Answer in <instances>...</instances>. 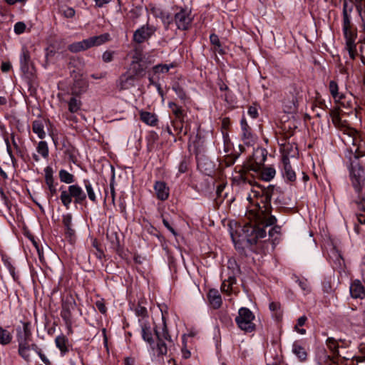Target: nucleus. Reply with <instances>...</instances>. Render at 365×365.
<instances>
[{"label":"nucleus","mask_w":365,"mask_h":365,"mask_svg":"<svg viewBox=\"0 0 365 365\" xmlns=\"http://www.w3.org/2000/svg\"><path fill=\"white\" fill-rule=\"evenodd\" d=\"M279 192V189L274 187L264 191L261 195L262 206L259 210L264 215L262 227L246 225L236 230L235 234L231 233L232 241L236 250L242 255H247V251H252V246L257 242L258 239L264 238L267 235L265 228L274 225L277 219L271 215V199Z\"/></svg>","instance_id":"1"},{"label":"nucleus","mask_w":365,"mask_h":365,"mask_svg":"<svg viewBox=\"0 0 365 365\" xmlns=\"http://www.w3.org/2000/svg\"><path fill=\"white\" fill-rule=\"evenodd\" d=\"M141 327V335L143 339L150 346L154 344L153 331L158 339L156 351L158 355L168 356L171 357L176 351L174 342L170 336L166 324L163 323L162 332H159L153 328L150 323L143 319H139Z\"/></svg>","instance_id":"2"},{"label":"nucleus","mask_w":365,"mask_h":365,"mask_svg":"<svg viewBox=\"0 0 365 365\" xmlns=\"http://www.w3.org/2000/svg\"><path fill=\"white\" fill-rule=\"evenodd\" d=\"M16 340L18 342V354L26 362L31 361V351H35L46 365H51L50 360L43 354L41 349L32 341L31 331L27 324H24L22 329L17 330Z\"/></svg>","instance_id":"3"},{"label":"nucleus","mask_w":365,"mask_h":365,"mask_svg":"<svg viewBox=\"0 0 365 365\" xmlns=\"http://www.w3.org/2000/svg\"><path fill=\"white\" fill-rule=\"evenodd\" d=\"M352 11V8L348 9V4L346 2L344 3L343 8V24L342 31L343 34L346 40V48L349 51L351 58H355L356 53V43L357 33L356 29H354L351 23L350 14Z\"/></svg>","instance_id":"4"},{"label":"nucleus","mask_w":365,"mask_h":365,"mask_svg":"<svg viewBox=\"0 0 365 365\" xmlns=\"http://www.w3.org/2000/svg\"><path fill=\"white\" fill-rule=\"evenodd\" d=\"M60 190L61 191L60 199L63 206L67 209L70 207L73 200L76 204H81L86 199V193L78 184L69 185L67 190L63 189L61 187Z\"/></svg>","instance_id":"5"},{"label":"nucleus","mask_w":365,"mask_h":365,"mask_svg":"<svg viewBox=\"0 0 365 365\" xmlns=\"http://www.w3.org/2000/svg\"><path fill=\"white\" fill-rule=\"evenodd\" d=\"M109 39L108 34H101L99 36H91L83 41L74 42L68 46V50L73 53H78L86 51L93 46H98Z\"/></svg>","instance_id":"6"},{"label":"nucleus","mask_w":365,"mask_h":365,"mask_svg":"<svg viewBox=\"0 0 365 365\" xmlns=\"http://www.w3.org/2000/svg\"><path fill=\"white\" fill-rule=\"evenodd\" d=\"M255 316L253 313L246 307H242L238 311V316L235 318V322L242 330L247 332H252L255 326L253 323Z\"/></svg>","instance_id":"7"},{"label":"nucleus","mask_w":365,"mask_h":365,"mask_svg":"<svg viewBox=\"0 0 365 365\" xmlns=\"http://www.w3.org/2000/svg\"><path fill=\"white\" fill-rule=\"evenodd\" d=\"M326 344L333 354L337 356H342L344 359H349V356H342L339 349H346L351 344V341L346 339H336L334 337H328Z\"/></svg>","instance_id":"8"},{"label":"nucleus","mask_w":365,"mask_h":365,"mask_svg":"<svg viewBox=\"0 0 365 365\" xmlns=\"http://www.w3.org/2000/svg\"><path fill=\"white\" fill-rule=\"evenodd\" d=\"M76 303L73 298L67 297L63 301L61 316L66 325L70 329L72 325V312L76 309Z\"/></svg>","instance_id":"9"},{"label":"nucleus","mask_w":365,"mask_h":365,"mask_svg":"<svg viewBox=\"0 0 365 365\" xmlns=\"http://www.w3.org/2000/svg\"><path fill=\"white\" fill-rule=\"evenodd\" d=\"M174 20L178 29L186 30L189 28L192 21L191 11L187 9H181L175 14Z\"/></svg>","instance_id":"10"},{"label":"nucleus","mask_w":365,"mask_h":365,"mask_svg":"<svg viewBox=\"0 0 365 365\" xmlns=\"http://www.w3.org/2000/svg\"><path fill=\"white\" fill-rule=\"evenodd\" d=\"M350 177L355 190L359 192L364 181V170L359 165L353 166L350 171Z\"/></svg>","instance_id":"11"},{"label":"nucleus","mask_w":365,"mask_h":365,"mask_svg":"<svg viewBox=\"0 0 365 365\" xmlns=\"http://www.w3.org/2000/svg\"><path fill=\"white\" fill-rule=\"evenodd\" d=\"M283 178L287 181L293 182L296 180V173L290 164L289 158L283 155L279 165Z\"/></svg>","instance_id":"12"},{"label":"nucleus","mask_w":365,"mask_h":365,"mask_svg":"<svg viewBox=\"0 0 365 365\" xmlns=\"http://www.w3.org/2000/svg\"><path fill=\"white\" fill-rule=\"evenodd\" d=\"M153 26L145 25L138 29L133 34V40L138 43H141L150 38L155 33Z\"/></svg>","instance_id":"13"},{"label":"nucleus","mask_w":365,"mask_h":365,"mask_svg":"<svg viewBox=\"0 0 365 365\" xmlns=\"http://www.w3.org/2000/svg\"><path fill=\"white\" fill-rule=\"evenodd\" d=\"M137 78L128 71L123 73L117 81V88L120 90H128L135 86Z\"/></svg>","instance_id":"14"},{"label":"nucleus","mask_w":365,"mask_h":365,"mask_svg":"<svg viewBox=\"0 0 365 365\" xmlns=\"http://www.w3.org/2000/svg\"><path fill=\"white\" fill-rule=\"evenodd\" d=\"M267 159V151L262 148H257L252 155V164L250 165V169L255 172L259 171L260 166Z\"/></svg>","instance_id":"15"},{"label":"nucleus","mask_w":365,"mask_h":365,"mask_svg":"<svg viewBox=\"0 0 365 365\" xmlns=\"http://www.w3.org/2000/svg\"><path fill=\"white\" fill-rule=\"evenodd\" d=\"M20 68L24 73H31V62L30 53L26 47H23L20 55Z\"/></svg>","instance_id":"16"},{"label":"nucleus","mask_w":365,"mask_h":365,"mask_svg":"<svg viewBox=\"0 0 365 365\" xmlns=\"http://www.w3.org/2000/svg\"><path fill=\"white\" fill-rule=\"evenodd\" d=\"M154 190L157 197L160 200H165L169 196V188L162 181H157L154 185Z\"/></svg>","instance_id":"17"},{"label":"nucleus","mask_w":365,"mask_h":365,"mask_svg":"<svg viewBox=\"0 0 365 365\" xmlns=\"http://www.w3.org/2000/svg\"><path fill=\"white\" fill-rule=\"evenodd\" d=\"M350 294L354 299L363 298L365 295L364 288L361 282L356 279L350 285L349 288Z\"/></svg>","instance_id":"18"},{"label":"nucleus","mask_w":365,"mask_h":365,"mask_svg":"<svg viewBox=\"0 0 365 365\" xmlns=\"http://www.w3.org/2000/svg\"><path fill=\"white\" fill-rule=\"evenodd\" d=\"M242 129V139L245 144H250L254 141L253 135L251 133V129L248 125L246 120L242 118L240 121Z\"/></svg>","instance_id":"19"},{"label":"nucleus","mask_w":365,"mask_h":365,"mask_svg":"<svg viewBox=\"0 0 365 365\" xmlns=\"http://www.w3.org/2000/svg\"><path fill=\"white\" fill-rule=\"evenodd\" d=\"M207 297L214 309L219 308L222 304V298L217 289H212L209 291Z\"/></svg>","instance_id":"20"},{"label":"nucleus","mask_w":365,"mask_h":365,"mask_svg":"<svg viewBox=\"0 0 365 365\" xmlns=\"http://www.w3.org/2000/svg\"><path fill=\"white\" fill-rule=\"evenodd\" d=\"M292 351L300 361H304L307 359V353L299 341H294L293 343Z\"/></svg>","instance_id":"21"},{"label":"nucleus","mask_w":365,"mask_h":365,"mask_svg":"<svg viewBox=\"0 0 365 365\" xmlns=\"http://www.w3.org/2000/svg\"><path fill=\"white\" fill-rule=\"evenodd\" d=\"M127 71L130 72L137 79L145 74V68L143 65L140 63L135 62V61H132Z\"/></svg>","instance_id":"22"},{"label":"nucleus","mask_w":365,"mask_h":365,"mask_svg":"<svg viewBox=\"0 0 365 365\" xmlns=\"http://www.w3.org/2000/svg\"><path fill=\"white\" fill-rule=\"evenodd\" d=\"M260 177L262 180L269 182L272 180L276 175V170L272 166H264L260 168Z\"/></svg>","instance_id":"23"},{"label":"nucleus","mask_w":365,"mask_h":365,"mask_svg":"<svg viewBox=\"0 0 365 365\" xmlns=\"http://www.w3.org/2000/svg\"><path fill=\"white\" fill-rule=\"evenodd\" d=\"M140 117L143 123L151 126H155L158 122L156 115L150 112L140 110Z\"/></svg>","instance_id":"24"},{"label":"nucleus","mask_w":365,"mask_h":365,"mask_svg":"<svg viewBox=\"0 0 365 365\" xmlns=\"http://www.w3.org/2000/svg\"><path fill=\"white\" fill-rule=\"evenodd\" d=\"M353 148H351L352 152H354L355 157L359 158L365 155V143L359 142L356 138H353Z\"/></svg>","instance_id":"25"},{"label":"nucleus","mask_w":365,"mask_h":365,"mask_svg":"<svg viewBox=\"0 0 365 365\" xmlns=\"http://www.w3.org/2000/svg\"><path fill=\"white\" fill-rule=\"evenodd\" d=\"M62 222L65 227L66 234L72 237L75 233L72 226V215L69 213L63 215Z\"/></svg>","instance_id":"26"},{"label":"nucleus","mask_w":365,"mask_h":365,"mask_svg":"<svg viewBox=\"0 0 365 365\" xmlns=\"http://www.w3.org/2000/svg\"><path fill=\"white\" fill-rule=\"evenodd\" d=\"M168 107L170 108L175 115V118L180 121L181 123L184 121L185 119V113L181 107L178 106L174 102H169Z\"/></svg>","instance_id":"27"},{"label":"nucleus","mask_w":365,"mask_h":365,"mask_svg":"<svg viewBox=\"0 0 365 365\" xmlns=\"http://www.w3.org/2000/svg\"><path fill=\"white\" fill-rule=\"evenodd\" d=\"M83 185L86 188V192H87L89 200L93 202H96L97 199H96V195L95 194L92 183L91 182V181L88 179H84L83 180Z\"/></svg>","instance_id":"28"},{"label":"nucleus","mask_w":365,"mask_h":365,"mask_svg":"<svg viewBox=\"0 0 365 365\" xmlns=\"http://www.w3.org/2000/svg\"><path fill=\"white\" fill-rule=\"evenodd\" d=\"M32 129L34 133H36L39 138L43 139L46 137L43 125L40 120L33 122Z\"/></svg>","instance_id":"29"},{"label":"nucleus","mask_w":365,"mask_h":365,"mask_svg":"<svg viewBox=\"0 0 365 365\" xmlns=\"http://www.w3.org/2000/svg\"><path fill=\"white\" fill-rule=\"evenodd\" d=\"M12 340V334L6 329L0 327V344L7 345Z\"/></svg>","instance_id":"30"},{"label":"nucleus","mask_w":365,"mask_h":365,"mask_svg":"<svg viewBox=\"0 0 365 365\" xmlns=\"http://www.w3.org/2000/svg\"><path fill=\"white\" fill-rule=\"evenodd\" d=\"M58 175L59 179L62 182L71 184L75 181L74 175L64 169H61L59 171Z\"/></svg>","instance_id":"31"},{"label":"nucleus","mask_w":365,"mask_h":365,"mask_svg":"<svg viewBox=\"0 0 365 365\" xmlns=\"http://www.w3.org/2000/svg\"><path fill=\"white\" fill-rule=\"evenodd\" d=\"M68 110L71 113H77L81 107V101L76 97H71L68 102Z\"/></svg>","instance_id":"32"},{"label":"nucleus","mask_w":365,"mask_h":365,"mask_svg":"<svg viewBox=\"0 0 365 365\" xmlns=\"http://www.w3.org/2000/svg\"><path fill=\"white\" fill-rule=\"evenodd\" d=\"M236 283L235 277L230 276L227 280H225L221 286V290L224 292H230L232 290V285Z\"/></svg>","instance_id":"33"},{"label":"nucleus","mask_w":365,"mask_h":365,"mask_svg":"<svg viewBox=\"0 0 365 365\" xmlns=\"http://www.w3.org/2000/svg\"><path fill=\"white\" fill-rule=\"evenodd\" d=\"M36 150L43 158L48 157L49 150L46 141H40L36 147Z\"/></svg>","instance_id":"34"},{"label":"nucleus","mask_w":365,"mask_h":365,"mask_svg":"<svg viewBox=\"0 0 365 365\" xmlns=\"http://www.w3.org/2000/svg\"><path fill=\"white\" fill-rule=\"evenodd\" d=\"M67 340L64 336H58L55 339V343L56 346L59 349V350L62 353H66L68 351V348L66 346Z\"/></svg>","instance_id":"35"},{"label":"nucleus","mask_w":365,"mask_h":365,"mask_svg":"<svg viewBox=\"0 0 365 365\" xmlns=\"http://www.w3.org/2000/svg\"><path fill=\"white\" fill-rule=\"evenodd\" d=\"M269 307L273 316L277 319L281 318L282 312L281 310V304L279 302H272L269 304Z\"/></svg>","instance_id":"36"},{"label":"nucleus","mask_w":365,"mask_h":365,"mask_svg":"<svg viewBox=\"0 0 365 365\" xmlns=\"http://www.w3.org/2000/svg\"><path fill=\"white\" fill-rule=\"evenodd\" d=\"M329 88L330 93L334 98L341 100L343 98V96L338 92V85L335 81H331L329 82Z\"/></svg>","instance_id":"37"},{"label":"nucleus","mask_w":365,"mask_h":365,"mask_svg":"<svg viewBox=\"0 0 365 365\" xmlns=\"http://www.w3.org/2000/svg\"><path fill=\"white\" fill-rule=\"evenodd\" d=\"M210 40L211 43L215 46V51L219 53H222L223 51L218 36L215 34H212L210 36Z\"/></svg>","instance_id":"38"},{"label":"nucleus","mask_w":365,"mask_h":365,"mask_svg":"<svg viewBox=\"0 0 365 365\" xmlns=\"http://www.w3.org/2000/svg\"><path fill=\"white\" fill-rule=\"evenodd\" d=\"M284 106L285 108L287 109V112H288V113L294 112L297 109V101L296 98L292 96V99L291 101H287V100L284 101Z\"/></svg>","instance_id":"39"},{"label":"nucleus","mask_w":365,"mask_h":365,"mask_svg":"<svg viewBox=\"0 0 365 365\" xmlns=\"http://www.w3.org/2000/svg\"><path fill=\"white\" fill-rule=\"evenodd\" d=\"M173 90L175 92L176 95L180 100L185 101L187 98V96L185 91L179 84L173 85Z\"/></svg>","instance_id":"40"},{"label":"nucleus","mask_w":365,"mask_h":365,"mask_svg":"<svg viewBox=\"0 0 365 365\" xmlns=\"http://www.w3.org/2000/svg\"><path fill=\"white\" fill-rule=\"evenodd\" d=\"M173 67V64H158L153 67V71L155 73H166L169 71V70Z\"/></svg>","instance_id":"41"},{"label":"nucleus","mask_w":365,"mask_h":365,"mask_svg":"<svg viewBox=\"0 0 365 365\" xmlns=\"http://www.w3.org/2000/svg\"><path fill=\"white\" fill-rule=\"evenodd\" d=\"M297 282L298 283L299 286L304 292L305 294L310 292L311 288L307 279H297Z\"/></svg>","instance_id":"42"},{"label":"nucleus","mask_w":365,"mask_h":365,"mask_svg":"<svg viewBox=\"0 0 365 365\" xmlns=\"http://www.w3.org/2000/svg\"><path fill=\"white\" fill-rule=\"evenodd\" d=\"M186 334H184L182 336L183 346L182 348L181 352L182 356L184 359H188L190 357L191 355L190 351L186 348Z\"/></svg>","instance_id":"43"},{"label":"nucleus","mask_w":365,"mask_h":365,"mask_svg":"<svg viewBox=\"0 0 365 365\" xmlns=\"http://www.w3.org/2000/svg\"><path fill=\"white\" fill-rule=\"evenodd\" d=\"M25 29L26 24L22 21H19L14 24V31L18 35L23 34Z\"/></svg>","instance_id":"44"},{"label":"nucleus","mask_w":365,"mask_h":365,"mask_svg":"<svg viewBox=\"0 0 365 365\" xmlns=\"http://www.w3.org/2000/svg\"><path fill=\"white\" fill-rule=\"evenodd\" d=\"M135 314L136 315H138V317H141L142 319H143V320H145V317H146L147 315V309L145 307H142L140 305H138L136 308H135Z\"/></svg>","instance_id":"45"},{"label":"nucleus","mask_w":365,"mask_h":365,"mask_svg":"<svg viewBox=\"0 0 365 365\" xmlns=\"http://www.w3.org/2000/svg\"><path fill=\"white\" fill-rule=\"evenodd\" d=\"M114 56V51H106L103 53L102 58L106 63H108L113 61Z\"/></svg>","instance_id":"46"},{"label":"nucleus","mask_w":365,"mask_h":365,"mask_svg":"<svg viewBox=\"0 0 365 365\" xmlns=\"http://www.w3.org/2000/svg\"><path fill=\"white\" fill-rule=\"evenodd\" d=\"M188 169V162L186 159H183L178 165V172L180 173H185Z\"/></svg>","instance_id":"47"},{"label":"nucleus","mask_w":365,"mask_h":365,"mask_svg":"<svg viewBox=\"0 0 365 365\" xmlns=\"http://www.w3.org/2000/svg\"><path fill=\"white\" fill-rule=\"evenodd\" d=\"M75 10L71 7H68L63 10V16L66 18H73L75 16Z\"/></svg>","instance_id":"48"},{"label":"nucleus","mask_w":365,"mask_h":365,"mask_svg":"<svg viewBox=\"0 0 365 365\" xmlns=\"http://www.w3.org/2000/svg\"><path fill=\"white\" fill-rule=\"evenodd\" d=\"M54 171L51 166L44 168L45 178H53Z\"/></svg>","instance_id":"49"},{"label":"nucleus","mask_w":365,"mask_h":365,"mask_svg":"<svg viewBox=\"0 0 365 365\" xmlns=\"http://www.w3.org/2000/svg\"><path fill=\"white\" fill-rule=\"evenodd\" d=\"M235 178L236 179L237 178V180L240 182H242V183L249 182V183H250V180H248L247 175L245 173H240L239 175L235 177Z\"/></svg>","instance_id":"50"},{"label":"nucleus","mask_w":365,"mask_h":365,"mask_svg":"<svg viewBox=\"0 0 365 365\" xmlns=\"http://www.w3.org/2000/svg\"><path fill=\"white\" fill-rule=\"evenodd\" d=\"M163 223L164 225V226L173 235H176L177 233L175 232V230L173 228V227L170 225L169 222L168 221V220H166L165 218H163Z\"/></svg>","instance_id":"51"},{"label":"nucleus","mask_w":365,"mask_h":365,"mask_svg":"<svg viewBox=\"0 0 365 365\" xmlns=\"http://www.w3.org/2000/svg\"><path fill=\"white\" fill-rule=\"evenodd\" d=\"M247 113H248L250 117H252V118H256L258 115V112H257V108L253 106H250L248 108Z\"/></svg>","instance_id":"52"},{"label":"nucleus","mask_w":365,"mask_h":365,"mask_svg":"<svg viewBox=\"0 0 365 365\" xmlns=\"http://www.w3.org/2000/svg\"><path fill=\"white\" fill-rule=\"evenodd\" d=\"M280 230V227L278 226H274L271 227L269 230V235L270 237H273L275 234L278 235Z\"/></svg>","instance_id":"53"},{"label":"nucleus","mask_w":365,"mask_h":365,"mask_svg":"<svg viewBox=\"0 0 365 365\" xmlns=\"http://www.w3.org/2000/svg\"><path fill=\"white\" fill-rule=\"evenodd\" d=\"M96 307L98 308V309L103 314L106 313V306L105 304L101 302H99L98 301L96 303Z\"/></svg>","instance_id":"54"},{"label":"nucleus","mask_w":365,"mask_h":365,"mask_svg":"<svg viewBox=\"0 0 365 365\" xmlns=\"http://www.w3.org/2000/svg\"><path fill=\"white\" fill-rule=\"evenodd\" d=\"M306 321H307V317L305 316L300 317L298 319L297 322V324H296L294 327H302L305 324Z\"/></svg>","instance_id":"55"},{"label":"nucleus","mask_w":365,"mask_h":365,"mask_svg":"<svg viewBox=\"0 0 365 365\" xmlns=\"http://www.w3.org/2000/svg\"><path fill=\"white\" fill-rule=\"evenodd\" d=\"M360 270H361L363 280L365 282V256L364 257V258L362 259L361 267H360Z\"/></svg>","instance_id":"56"},{"label":"nucleus","mask_w":365,"mask_h":365,"mask_svg":"<svg viewBox=\"0 0 365 365\" xmlns=\"http://www.w3.org/2000/svg\"><path fill=\"white\" fill-rule=\"evenodd\" d=\"M11 68V65L9 62H3L1 66V71L4 72L9 71Z\"/></svg>","instance_id":"57"},{"label":"nucleus","mask_w":365,"mask_h":365,"mask_svg":"<svg viewBox=\"0 0 365 365\" xmlns=\"http://www.w3.org/2000/svg\"><path fill=\"white\" fill-rule=\"evenodd\" d=\"M259 195V192L256 190H252V193L249 194L247 197V200L251 201L252 200V197H257Z\"/></svg>","instance_id":"58"},{"label":"nucleus","mask_w":365,"mask_h":365,"mask_svg":"<svg viewBox=\"0 0 365 365\" xmlns=\"http://www.w3.org/2000/svg\"><path fill=\"white\" fill-rule=\"evenodd\" d=\"M356 218H357L358 222L360 224H365V215H364V214H358L356 215Z\"/></svg>","instance_id":"59"},{"label":"nucleus","mask_w":365,"mask_h":365,"mask_svg":"<svg viewBox=\"0 0 365 365\" xmlns=\"http://www.w3.org/2000/svg\"><path fill=\"white\" fill-rule=\"evenodd\" d=\"M45 182L48 185V187H51L54 185V179L53 178H45Z\"/></svg>","instance_id":"60"},{"label":"nucleus","mask_w":365,"mask_h":365,"mask_svg":"<svg viewBox=\"0 0 365 365\" xmlns=\"http://www.w3.org/2000/svg\"><path fill=\"white\" fill-rule=\"evenodd\" d=\"M95 1L98 6L101 7L104 4L109 3L110 0H95Z\"/></svg>","instance_id":"61"},{"label":"nucleus","mask_w":365,"mask_h":365,"mask_svg":"<svg viewBox=\"0 0 365 365\" xmlns=\"http://www.w3.org/2000/svg\"><path fill=\"white\" fill-rule=\"evenodd\" d=\"M357 10L359 11V16H361V21H362V27L364 30H365V17L363 16L361 12V9L360 7L357 8Z\"/></svg>","instance_id":"62"},{"label":"nucleus","mask_w":365,"mask_h":365,"mask_svg":"<svg viewBox=\"0 0 365 365\" xmlns=\"http://www.w3.org/2000/svg\"><path fill=\"white\" fill-rule=\"evenodd\" d=\"M324 291L327 293H329L331 291V287L329 282L324 284Z\"/></svg>","instance_id":"63"},{"label":"nucleus","mask_w":365,"mask_h":365,"mask_svg":"<svg viewBox=\"0 0 365 365\" xmlns=\"http://www.w3.org/2000/svg\"><path fill=\"white\" fill-rule=\"evenodd\" d=\"M133 61H135V62L140 63L141 54L140 53L136 52L135 54L133 56Z\"/></svg>","instance_id":"64"}]
</instances>
